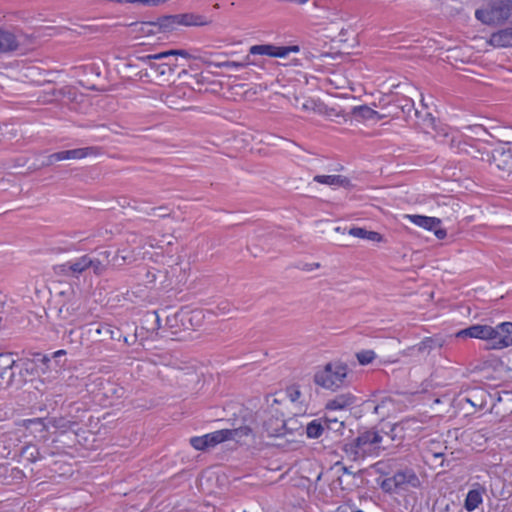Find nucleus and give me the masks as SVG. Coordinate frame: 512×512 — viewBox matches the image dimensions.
Instances as JSON below:
<instances>
[{
    "label": "nucleus",
    "mask_w": 512,
    "mask_h": 512,
    "mask_svg": "<svg viewBox=\"0 0 512 512\" xmlns=\"http://www.w3.org/2000/svg\"><path fill=\"white\" fill-rule=\"evenodd\" d=\"M388 440L382 431L376 428L358 431L357 436L340 443V450L351 461H363L366 458L379 457L387 451Z\"/></svg>",
    "instance_id": "1"
},
{
    "label": "nucleus",
    "mask_w": 512,
    "mask_h": 512,
    "mask_svg": "<svg viewBox=\"0 0 512 512\" xmlns=\"http://www.w3.org/2000/svg\"><path fill=\"white\" fill-rule=\"evenodd\" d=\"M348 382V365L342 361L329 362L314 374L316 385L332 391L346 386Z\"/></svg>",
    "instance_id": "2"
},
{
    "label": "nucleus",
    "mask_w": 512,
    "mask_h": 512,
    "mask_svg": "<svg viewBox=\"0 0 512 512\" xmlns=\"http://www.w3.org/2000/svg\"><path fill=\"white\" fill-rule=\"evenodd\" d=\"M512 14V0H487L484 7L475 11L477 20L485 25H502Z\"/></svg>",
    "instance_id": "3"
},
{
    "label": "nucleus",
    "mask_w": 512,
    "mask_h": 512,
    "mask_svg": "<svg viewBox=\"0 0 512 512\" xmlns=\"http://www.w3.org/2000/svg\"><path fill=\"white\" fill-rule=\"evenodd\" d=\"M421 427L416 419H404L390 426L388 431L381 430L388 440L387 451L402 445L406 439H413L420 434Z\"/></svg>",
    "instance_id": "4"
},
{
    "label": "nucleus",
    "mask_w": 512,
    "mask_h": 512,
    "mask_svg": "<svg viewBox=\"0 0 512 512\" xmlns=\"http://www.w3.org/2000/svg\"><path fill=\"white\" fill-rule=\"evenodd\" d=\"M449 146L457 153L466 154L481 161L490 160V150L484 144L473 138H464L462 135H452L449 138Z\"/></svg>",
    "instance_id": "5"
},
{
    "label": "nucleus",
    "mask_w": 512,
    "mask_h": 512,
    "mask_svg": "<svg viewBox=\"0 0 512 512\" xmlns=\"http://www.w3.org/2000/svg\"><path fill=\"white\" fill-rule=\"evenodd\" d=\"M421 482L415 471L411 468H405L396 471L391 477L385 478L381 487L386 492L406 491L409 488L420 487Z\"/></svg>",
    "instance_id": "6"
},
{
    "label": "nucleus",
    "mask_w": 512,
    "mask_h": 512,
    "mask_svg": "<svg viewBox=\"0 0 512 512\" xmlns=\"http://www.w3.org/2000/svg\"><path fill=\"white\" fill-rule=\"evenodd\" d=\"M171 56H182L188 58L190 55L186 50H168L157 54H149L141 57L143 62L148 63L150 69L157 77L172 75L175 71L176 64L170 60L164 63H156L154 60L169 59Z\"/></svg>",
    "instance_id": "7"
},
{
    "label": "nucleus",
    "mask_w": 512,
    "mask_h": 512,
    "mask_svg": "<svg viewBox=\"0 0 512 512\" xmlns=\"http://www.w3.org/2000/svg\"><path fill=\"white\" fill-rule=\"evenodd\" d=\"M16 371H23V363L16 361L12 353H0V386L20 383L22 379L16 378Z\"/></svg>",
    "instance_id": "8"
},
{
    "label": "nucleus",
    "mask_w": 512,
    "mask_h": 512,
    "mask_svg": "<svg viewBox=\"0 0 512 512\" xmlns=\"http://www.w3.org/2000/svg\"><path fill=\"white\" fill-rule=\"evenodd\" d=\"M492 168L501 172V177L512 175V149L498 147L490 152V160H488Z\"/></svg>",
    "instance_id": "9"
},
{
    "label": "nucleus",
    "mask_w": 512,
    "mask_h": 512,
    "mask_svg": "<svg viewBox=\"0 0 512 512\" xmlns=\"http://www.w3.org/2000/svg\"><path fill=\"white\" fill-rule=\"evenodd\" d=\"M99 153L100 149L95 146L59 151L47 156L46 161L43 162V165L49 166L55 162L69 159H83L88 156H97Z\"/></svg>",
    "instance_id": "10"
},
{
    "label": "nucleus",
    "mask_w": 512,
    "mask_h": 512,
    "mask_svg": "<svg viewBox=\"0 0 512 512\" xmlns=\"http://www.w3.org/2000/svg\"><path fill=\"white\" fill-rule=\"evenodd\" d=\"M253 429L250 426H241L236 429H221L205 434L210 448H214L227 440L237 439L251 434Z\"/></svg>",
    "instance_id": "11"
},
{
    "label": "nucleus",
    "mask_w": 512,
    "mask_h": 512,
    "mask_svg": "<svg viewBox=\"0 0 512 512\" xmlns=\"http://www.w3.org/2000/svg\"><path fill=\"white\" fill-rule=\"evenodd\" d=\"M409 221L419 227H422L428 231H433L438 239H444L447 235L445 229L440 228L441 220L436 217H429L424 215H406Z\"/></svg>",
    "instance_id": "12"
},
{
    "label": "nucleus",
    "mask_w": 512,
    "mask_h": 512,
    "mask_svg": "<svg viewBox=\"0 0 512 512\" xmlns=\"http://www.w3.org/2000/svg\"><path fill=\"white\" fill-rule=\"evenodd\" d=\"M496 333H492L490 341L495 349H501L512 345V322H503L493 327Z\"/></svg>",
    "instance_id": "13"
},
{
    "label": "nucleus",
    "mask_w": 512,
    "mask_h": 512,
    "mask_svg": "<svg viewBox=\"0 0 512 512\" xmlns=\"http://www.w3.org/2000/svg\"><path fill=\"white\" fill-rule=\"evenodd\" d=\"M281 393L269 394L265 397V402L262 405L261 416L270 417H285L283 411L284 398Z\"/></svg>",
    "instance_id": "14"
},
{
    "label": "nucleus",
    "mask_w": 512,
    "mask_h": 512,
    "mask_svg": "<svg viewBox=\"0 0 512 512\" xmlns=\"http://www.w3.org/2000/svg\"><path fill=\"white\" fill-rule=\"evenodd\" d=\"M263 422V432L269 437H279L285 435L286 419L285 417L261 416Z\"/></svg>",
    "instance_id": "15"
},
{
    "label": "nucleus",
    "mask_w": 512,
    "mask_h": 512,
    "mask_svg": "<svg viewBox=\"0 0 512 512\" xmlns=\"http://www.w3.org/2000/svg\"><path fill=\"white\" fill-rule=\"evenodd\" d=\"M492 333H496L493 330V327L488 325H472L466 329L460 330L456 333V337L458 338H478L483 340H489L491 339Z\"/></svg>",
    "instance_id": "16"
},
{
    "label": "nucleus",
    "mask_w": 512,
    "mask_h": 512,
    "mask_svg": "<svg viewBox=\"0 0 512 512\" xmlns=\"http://www.w3.org/2000/svg\"><path fill=\"white\" fill-rule=\"evenodd\" d=\"M356 402V397L351 393L339 394L326 403L328 410H344Z\"/></svg>",
    "instance_id": "17"
},
{
    "label": "nucleus",
    "mask_w": 512,
    "mask_h": 512,
    "mask_svg": "<svg viewBox=\"0 0 512 512\" xmlns=\"http://www.w3.org/2000/svg\"><path fill=\"white\" fill-rule=\"evenodd\" d=\"M18 47L19 42L16 36L12 32L0 29V53H10Z\"/></svg>",
    "instance_id": "18"
},
{
    "label": "nucleus",
    "mask_w": 512,
    "mask_h": 512,
    "mask_svg": "<svg viewBox=\"0 0 512 512\" xmlns=\"http://www.w3.org/2000/svg\"><path fill=\"white\" fill-rule=\"evenodd\" d=\"M325 437L334 439L337 436L343 435L345 425L343 421H339L336 418L325 417L324 418Z\"/></svg>",
    "instance_id": "19"
},
{
    "label": "nucleus",
    "mask_w": 512,
    "mask_h": 512,
    "mask_svg": "<svg viewBox=\"0 0 512 512\" xmlns=\"http://www.w3.org/2000/svg\"><path fill=\"white\" fill-rule=\"evenodd\" d=\"M478 488L472 489L467 493L464 507L467 511H473L476 509L483 501V494L485 493V488L481 487L477 484Z\"/></svg>",
    "instance_id": "20"
},
{
    "label": "nucleus",
    "mask_w": 512,
    "mask_h": 512,
    "mask_svg": "<svg viewBox=\"0 0 512 512\" xmlns=\"http://www.w3.org/2000/svg\"><path fill=\"white\" fill-rule=\"evenodd\" d=\"M314 181L330 186L349 187L351 185V181L342 175H316Z\"/></svg>",
    "instance_id": "21"
},
{
    "label": "nucleus",
    "mask_w": 512,
    "mask_h": 512,
    "mask_svg": "<svg viewBox=\"0 0 512 512\" xmlns=\"http://www.w3.org/2000/svg\"><path fill=\"white\" fill-rule=\"evenodd\" d=\"M442 346L443 341L440 338L426 337L418 344L414 345L413 347H410L409 350H411L412 353H414V351H416L417 353H429L434 348H441Z\"/></svg>",
    "instance_id": "22"
},
{
    "label": "nucleus",
    "mask_w": 512,
    "mask_h": 512,
    "mask_svg": "<svg viewBox=\"0 0 512 512\" xmlns=\"http://www.w3.org/2000/svg\"><path fill=\"white\" fill-rule=\"evenodd\" d=\"M177 20L179 26H203L208 23L204 16L194 13L177 14Z\"/></svg>",
    "instance_id": "23"
},
{
    "label": "nucleus",
    "mask_w": 512,
    "mask_h": 512,
    "mask_svg": "<svg viewBox=\"0 0 512 512\" xmlns=\"http://www.w3.org/2000/svg\"><path fill=\"white\" fill-rule=\"evenodd\" d=\"M490 43L496 47L512 46V28L493 33L490 38Z\"/></svg>",
    "instance_id": "24"
},
{
    "label": "nucleus",
    "mask_w": 512,
    "mask_h": 512,
    "mask_svg": "<svg viewBox=\"0 0 512 512\" xmlns=\"http://www.w3.org/2000/svg\"><path fill=\"white\" fill-rule=\"evenodd\" d=\"M100 390L102 391V394L106 398H109L112 400L122 398L125 393V390L123 387H121L113 382H110V381L102 382Z\"/></svg>",
    "instance_id": "25"
},
{
    "label": "nucleus",
    "mask_w": 512,
    "mask_h": 512,
    "mask_svg": "<svg viewBox=\"0 0 512 512\" xmlns=\"http://www.w3.org/2000/svg\"><path fill=\"white\" fill-rule=\"evenodd\" d=\"M151 25L157 27L158 30L162 32H169L171 30H174L179 26L177 14L159 17L157 21L151 23Z\"/></svg>",
    "instance_id": "26"
},
{
    "label": "nucleus",
    "mask_w": 512,
    "mask_h": 512,
    "mask_svg": "<svg viewBox=\"0 0 512 512\" xmlns=\"http://www.w3.org/2000/svg\"><path fill=\"white\" fill-rule=\"evenodd\" d=\"M306 435L310 439H318L325 434L324 419H314L306 425Z\"/></svg>",
    "instance_id": "27"
},
{
    "label": "nucleus",
    "mask_w": 512,
    "mask_h": 512,
    "mask_svg": "<svg viewBox=\"0 0 512 512\" xmlns=\"http://www.w3.org/2000/svg\"><path fill=\"white\" fill-rule=\"evenodd\" d=\"M349 235L361 238V239H367L370 241H376L380 242L382 240V235L375 231H368L361 227H353L349 230Z\"/></svg>",
    "instance_id": "28"
},
{
    "label": "nucleus",
    "mask_w": 512,
    "mask_h": 512,
    "mask_svg": "<svg viewBox=\"0 0 512 512\" xmlns=\"http://www.w3.org/2000/svg\"><path fill=\"white\" fill-rule=\"evenodd\" d=\"M390 106H395L397 110H400V117H405L410 115L414 108V103L410 98L395 97V102L391 103Z\"/></svg>",
    "instance_id": "29"
},
{
    "label": "nucleus",
    "mask_w": 512,
    "mask_h": 512,
    "mask_svg": "<svg viewBox=\"0 0 512 512\" xmlns=\"http://www.w3.org/2000/svg\"><path fill=\"white\" fill-rule=\"evenodd\" d=\"M69 262V269L72 270V277H78L88 269L87 255H83Z\"/></svg>",
    "instance_id": "30"
},
{
    "label": "nucleus",
    "mask_w": 512,
    "mask_h": 512,
    "mask_svg": "<svg viewBox=\"0 0 512 512\" xmlns=\"http://www.w3.org/2000/svg\"><path fill=\"white\" fill-rule=\"evenodd\" d=\"M134 259L133 254L127 249L119 248L115 255L113 256L111 262L114 266H122L126 263H130Z\"/></svg>",
    "instance_id": "31"
},
{
    "label": "nucleus",
    "mask_w": 512,
    "mask_h": 512,
    "mask_svg": "<svg viewBox=\"0 0 512 512\" xmlns=\"http://www.w3.org/2000/svg\"><path fill=\"white\" fill-rule=\"evenodd\" d=\"M258 55L282 58V46L272 44L258 45Z\"/></svg>",
    "instance_id": "32"
},
{
    "label": "nucleus",
    "mask_w": 512,
    "mask_h": 512,
    "mask_svg": "<svg viewBox=\"0 0 512 512\" xmlns=\"http://www.w3.org/2000/svg\"><path fill=\"white\" fill-rule=\"evenodd\" d=\"M281 397H283L284 399L285 398H288L291 403H301V397H302V392L300 391V388L298 385H290L286 388L285 392L282 393Z\"/></svg>",
    "instance_id": "33"
},
{
    "label": "nucleus",
    "mask_w": 512,
    "mask_h": 512,
    "mask_svg": "<svg viewBox=\"0 0 512 512\" xmlns=\"http://www.w3.org/2000/svg\"><path fill=\"white\" fill-rule=\"evenodd\" d=\"M88 269L92 268L95 275H102L106 271L107 264L100 258H95L87 255Z\"/></svg>",
    "instance_id": "34"
},
{
    "label": "nucleus",
    "mask_w": 512,
    "mask_h": 512,
    "mask_svg": "<svg viewBox=\"0 0 512 512\" xmlns=\"http://www.w3.org/2000/svg\"><path fill=\"white\" fill-rule=\"evenodd\" d=\"M189 443L198 451H207L210 449L206 435L191 437Z\"/></svg>",
    "instance_id": "35"
},
{
    "label": "nucleus",
    "mask_w": 512,
    "mask_h": 512,
    "mask_svg": "<svg viewBox=\"0 0 512 512\" xmlns=\"http://www.w3.org/2000/svg\"><path fill=\"white\" fill-rule=\"evenodd\" d=\"M376 111L366 105H361L353 108V115L360 116L364 119H373Z\"/></svg>",
    "instance_id": "36"
},
{
    "label": "nucleus",
    "mask_w": 512,
    "mask_h": 512,
    "mask_svg": "<svg viewBox=\"0 0 512 512\" xmlns=\"http://www.w3.org/2000/svg\"><path fill=\"white\" fill-rule=\"evenodd\" d=\"M357 360L361 365L370 364L376 357L373 350H362L356 354Z\"/></svg>",
    "instance_id": "37"
},
{
    "label": "nucleus",
    "mask_w": 512,
    "mask_h": 512,
    "mask_svg": "<svg viewBox=\"0 0 512 512\" xmlns=\"http://www.w3.org/2000/svg\"><path fill=\"white\" fill-rule=\"evenodd\" d=\"M181 89L176 88L173 92L163 94L162 101L170 108H176V99L180 97Z\"/></svg>",
    "instance_id": "38"
},
{
    "label": "nucleus",
    "mask_w": 512,
    "mask_h": 512,
    "mask_svg": "<svg viewBox=\"0 0 512 512\" xmlns=\"http://www.w3.org/2000/svg\"><path fill=\"white\" fill-rule=\"evenodd\" d=\"M95 332L98 335L108 336L109 339H118L115 333H119V330L114 331L110 325H100Z\"/></svg>",
    "instance_id": "39"
},
{
    "label": "nucleus",
    "mask_w": 512,
    "mask_h": 512,
    "mask_svg": "<svg viewBox=\"0 0 512 512\" xmlns=\"http://www.w3.org/2000/svg\"><path fill=\"white\" fill-rule=\"evenodd\" d=\"M302 429H303V426L300 425L296 419L289 418L286 420L285 435L287 433L292 434V433L297 432Z\"/></svg>",
    "instance_id": "40"
},
{
    "label": "nucleus",
    "mask_w": 512,
    "mask_h": 512,
    "mask_svg": "<svg viewBox=\"0 0 512 512\" xmlns=\"http://www.w3.org/2000/svg\"><path fill=\"white\" fill-rule=\"evenodd\" d=\"M69 265H70L69 261L66 263H63V264L56 265V266H54V272L57 275L72 276V270L69 269Z\"/></svg>",
    "instance_id": "41"
},
{
    "label": "nucleus",
    "mask_w": 512,
    "mask_h": 512,
    "mask_svg": "<svg viewBox=\"0 0 512 512\" xmlns=\"http://www.w3.org/2000/svg\"><path fill=\"white\" fill-rule=\"evenodd\" d=\"M395 102V98L389 100V102L387 103V115L388 116H391V117H396V118H400V110H397L395 106H390L391 103H394Z\"/></svg>",
    "instance_id": "42"
},
{
    "label": "nucleus",
    "mask_w": 512,
    "mask_h": 512,
    "mask_svg": "<svg viewBox=\"0 0 512 512\" xmlns=\"http://www.w3.org/2000/svg\"><path fill=\"white\" fill-rule=\"evenodd\" d=\"M300 48L297 45L292 46H282V58L288 56L291 52L297 53L299 52Z\"/></svg>",
    "instance_id": "43"
},
{
    "label": "nucleus",
    "mask_w": 512,
    "mask_h": 512,
    "mask_svg": "<svg viewBox=\"0 0 512 512\" xmlns=\"http://www.w3.org/2000/svg\"><path fill=\"white\" fill-rule=\"evenodd\" d=\"M320 267V263H305L302 266V270L306 272H311L315 269H318Z\"/></svg>",
    "instance_id": "44"
},
{
    "label": "nucleus",
    "mask_w": 512,
    "mask_h": 512,
    "mask_svg": "<svg viewBox=\"0 0 512 512\" xmlns=\"http://www.w3.org/2000/svg\"><path fill=\"white\" fill-rule=\"evenodd\" d=\"M98 255H99L100 257H102V260H103V261H104V260L106 261V264L110 262L109 258H110V256H111V251H109V250L101 251V252H99V254H98Z\"/></svg>",
    "instance_id": "45"
},
{
    "label": "nucleus",
    "mask_w": 512,
    "mask_h": 512,
    "mask_svg": "<svg viewBox=\"0 0 512 512\" xmlns=\"http://www.w3.org/2000/svg\"><path fill=\"white\" fill-rule=\"evenodd\" d=\"M141 3L144 4V0H121V3Z\"/></svg>",
    "instance_id": "46"
},
{
    "label": "nucleus",
    "mask_w": 512,
    "mask_h": 512,
    "mask_svg": "<svg viewBox=\"0 0 512 512\" xmlns=\"http://www.w3.org/2000/svg\"><path fill=\"white\" fill-rule=\"evenodd\" d=\"M383 404H384V402H382L381 404H377L374 407V413L379 414V410H380V408H382Z\"/></svg>",
    "instance_id": "47"
},
{
    "label": "nucleus",
    "mask_w": 512,
    "mask_h": 512,
    "mask_svg": "<svg viewBox=\"0 0 512 512\" xmlns=\"http://www.w3.org/2000/svg\"><path fill=\"white\" fill-rule=\"evenodd\" d=\"M250 54L255 55L257 52L256 45H253L249 49Z\"/></svg>",
    "instance_id": "48"
},
{
    "label": "nucleus",
    "mask_w": 512,
    "mask_h": 512,
    "mask_svg": "<svg viewBox=\"0 0 512 512\" xmlns=\"http://www.w3.org/2000/svg\"><path fill=\"white\" fill-rule=\"evenodd\" d=\"M63 354H65V351L64 350H59V351L54 353V356L63 355Z\"/></svg>",
    "instance_id": "49"
},
{
    "label": "nucleus",
    "mask_w": 512,
    "mask_h": 512,
    "mask_svg": "<svg viewBox=\"0 0 512 512\" xmlns=\"http://www.w3.org/2000/svg\"><path fill=\"white\" fill-rule=\"evenodd\" d=\"M41 360L44 364L50 361V359L47 356H43Z\"/></svg>",
    "instance_id": "50"
},
{
    "label": "nucleus",
    "mask_w": 512,
    "mask_h": 512,
    "mask_svg": "<svg viewBox=\"0 0 512 512\" xmlns=\"http://www.w3.org/2000/svg\"><path fill=\"white\" fill-rule=\"evenodd\" d=\"M302 109H304V110L309 109V105H308V103H303V105H302Z\"/></svg>",
    "instance_id": "51"
},
{
    "label": "nucleus",
    "mask_w": 512,
    "mask_h": 512,
    "mask_svg": "<svg viewBox=\"0 0 512 512\" xmlns=\"http://www.w3.org/2000/svg\"><path fill=\"white\" fill-rule=\"evenodd\" d=\"M257 66H258V68H259V67H261V68H263V67H264V66H263V63H262V62H260L259 60H258Z\"/></svg>",
    "instance_id": "52"
},
{
    "label": "nucleus",
    "mask_w": 512,
    "mask_h": 512,
    "mask_svg": "<svg viewBox=\"0 0 512 512\" xmlns=\"http://www.w3.org/2000/svg\"><path fill=\"white\" fill-rule=\"evenodd\" d=\"M135 240H136V236H135V235H132V240H131V242H132V243H135Z\"/></svg>",
    "instance_id": "53"
}]
</instances>
